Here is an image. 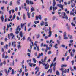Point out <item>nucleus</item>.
Wrapping results in <instances>:
<instances>
[{
    "instance_id": "1",
    "label": "nucleus",
    "mask_w": 76,
    "mask_h": 76,
    "mask_svg": "<svg viewBox=\"0 0 76 76\" xmlns=\"http://www.w3.org/2000/svg\"><path fill=\"white\" fill-rule=\"evenodd\" d=\"M61 16L62 19H64V18H65L67 20H68V17H67V15L66 16V13H65V12H64L62 13Z\"/></svg>"
},
{
    "instance_id": "2",
    "label": "nucleus",
    "mask_w": 76,
    "mask_h": 76,
    "mask_svg": "<svg viewBox=\"0 0 76 76\" xmlns=\"http://www.w3.org/2000/svg\"><path fill=\"white\" fill-rule=\"evenodd\" d=\"M49 30L48 34L49 35H48V37H51V35H52V32L51 31V27H50L49 28Z\"/></svg>"
},
{
    "instance_id": "3",
    "label": "nucleus",
    "mask_w": 76,
    "mask_h": 76,
    "mask_svg": "<svg viewBox=\"0 0 76 76\" xmlns=\"http://www.w3.org/2000/svg\"><path fill=\"white\" fill-rule=\"evenodd\" d=\"M26 3L28 5L29 4H31L32 5L34 4V2L32 1H29V0H26Z\"/></svg>"
},
{
    "instance_id": "4",
    "label": "nucleus",
    "mask_w": 76,
    "mask_h": 76,
    "mask_svg": "<svg viewBox=\"0 0 76 76\" xmlns=\"http://www.w3.org/2000/svg\"><path fill=\"white\" fill-rule=\"evenodd\" d=\"M38 19H40V20H41V19H42V18H41V15H39V16H36V19H35L36 20H38Z\"/></svg>"
},
{
    "instance_id": "5",
    "label": "nucleus",
    "mask_w": 76,
    "mask_h": 76,
    "mask_svg": "<svg viewBox=\"0 0 76 76\" xmlns=\"http://www.w3.org/2000/svg\"><path fill=\"white\" fill-rule=\"evenodd\" d=\"M56 1L55 0H53V11H54L55 9H54V7H55V6H56Z\"/></svg>"
},
{
    "instance_id": "6",
    "label": "nucleus",
    "mask_w": 76,
    "mask_h": 76,
    "mask_svg": "<svg viewBox=\"0 0 76 76\" xmlns=\"http://www.w3.org/2000/svg\"><path fill=\"white\" fill-rule=\"evenodd\" d=\"M64 69L62 68H61L60 69V70H61V71H62V75H63L64 73H66L67 72V70H66V69H65L64 71Z\"/></svg>"
},
{
    "instance_id": "7",
    "label": "nucleus",
    "mask_w": 76,
    "mask_h": 76,
    "mask_svg": "<svg viewBox=\"0 0 76 76\" xmlns=\"http://www.w3.org/2000/svg\"><path fill=\"white\" fill-rule=\"evenodd\" d=\"M64 39H67L69 38L68 37H66V32H64L63 35Z\"/></svg>"
},
{
    "instance_id": "8",
    "label": "nucleus",
    "mask_w": 76,
    "mask_h": 76,
    "mask_svg": "<svg viewBox=\"0 0 76 76\" xmlns=\"http://www.w3.org/2000/svg\"><path fill=\"white\" fill-rule=\"evenodd\" d=\"M4 49L3 48H1V51L3 52L2 54V58H4L5 56V52H4Z\"/></svg>"
},
{
    "instance_id": "9",
    "label": "nucleus",
    "mask_w": 76,
    "mask_h": 76,
    "mask_svg": "<svg viewBox=\"0 0 76 76\" xmlns=\"http://www.w3.org/2000/svg\"><path fill=\"white\" fill-rule=\"evenodd\" d=\"M35 70H36V72H35V74H37L39 72V68H38V66L36 67L35 68Z\"/></svg>"
},
{
    "instance_id": "10",
    "label": "nucleus",
    "mask_w": 76,
    "mask_h": 76,
    "mask_svg": "<svg viewBox=\"0 0 76 76\" xmlns=\"http://www.w3.org/2000/svg\"><path fill=\"white\" fill-rule=\"evenodd\" d=\"M4 71L5 72V73L7 74V75H8V73H10V70H8V71L6 69H4Z\"/></svg>"
},
{
    "instance_id": "11",
    "label": "nucleus",
    "mask_w": 76,
    "mask_h": 76,
    "mask_svg": "<svg viewBox=\"0 0 76 76\" xmlns=\"http://www.w3.org/2000/svg\"><path fill=\"white\" fill-rule=\"evenodd\" d=\"M57 6H58L60 8H61V9H62V10H63V6L62 5H61V4H58L57 5Z\"/></svg>"
},
{
    "instance_id": "12",
    "label": "nucleus",
    "mask_w": 76,
    "mask_h": 76,
    "mask_svg": "<svg viewBox=\"0 0 76 76\" xmlns=\"http://www.w3.org/2000/svg\"><path fill=\"white\" fill-rule=\"evenodd\" d=\"M52 71L53 69H49L48 70L47 73H49V72H50V73H52Z\"/></svg>"
},
{
    "instance_id": "13",
    "label": "nucleus",
    "mask_w": 76,
    "mask_h": 76,
    "mask_svg": "<svg viewBox=\"0 0 76 76\" xmlns=\"http://www.w3.org/2000/svg\"><path fill=\"white\" fill-rule=\"evenodd\" d=\"M29 9H28L27 14V15L28 17V18L29 19L31 18V17H30V14H29Z\"/></svg>"
},
{
    "instance_id": "14",
    "label": "nucleus",
    "mask_w": 76,
    "mask_h": 76,
    "mask_svg": "<svg viewBox=\"0 0 76 76\" xmlns=\"http://www.w3.org/2000/svg\"><path fill=\"white\" fill-rule=\"evenodd\" d=\"M41 56H43V53H41V54L39 53V55L37 56V58H40V57H41Z\"/></svg>"
},
{
    "instance_id": "15",
    "label": "nucleus",
    "mask_w": 76,
    "mask_h": 76,
    "mask_svg": "<svg viewBox=\"0 0 76 76\" xmlns=\"http://www.w3.org/2000/svg\"><path fill=\"white\" fill-rule=\"evenodd\" d=\"M20 26H18L16 29V31L15 32V33L16 34H19V31H18V29L19 28V27Z\"/></svg>"
},
{
    "instance_id": "16",
    "label": "nucleus",
    "mask_w": 76,
    "mask_h": 76,
    "mask_svg": "<svg viewBox=\"0 0 76 76\" xmlns=\"http://www.w3.org/2000/svg\"><path fill=\"white\" fill-rule=\"evenodd\" d=\"M10 36H12L11 38L12 40L13 39V38L15 37V35H13V34L12 33H10Z\"/></svg>"
},
{
    "instance_id": "17",
    "label": "nucleus",
    "mask_w": 76,
    "mask_h": 76,
    "mask_svg": "<svg viewBox=\"0 0 76 76\" xmlns=\"http://www.w3.org/2000/svg\"><path fill=\"white\" fill-rule=\"evenodd\" d=\"M1 19L2 20V21L3 22V21H4V16H3V15H2V16L1 18Z\"/></svg>"
},
{
    "instance_id": "18",
    "label": "nucleus",
    "mask_w": 76,
    "mask_h": 76,
    "mask_svg": "<svg viewBox=\"0 0 76 76\" xmlns=\"http://www.w3.org/2000/svg\"><path fill=\"white\" fill-rule=\"evenodd\" d=\"M19 35H20V36L21 38L22 37H23V33H22V31H21L20 34H19Z\"/></svg>"
},
{
    "instance_id": "19",
    "label": "nucleus",
    "mask_w": 76,
    "mask_h": 76,
    "mask_svg": "<svg viewBox=\"0 0 76 76\" xmlns=\"http://www.w3.org/2000/svg\"><path fill=\"white\" fill-rule=\"evenodd\" d=\"M39 21H34V23H35V24H37V23H39Z\"/></svg>"
},
{
    "instance_id": "20",
    "label": "nucleus",
    "mask_w": 76,
    "mask_h": 76,
    "mask_svg": "<svg viewBox=\"0 0 76 76\" xmlns=\"http://www.w3.org/2000/svg\"><path fill=\"white\" fill-rule=\"evenodd\" d=\"M70 56L71 57H74V54H72V52H71Z\"/></svg>"
},
{
    "instance_id": "21",
    "label": "nucleus",
    "mask_w": 76,
    "mask_h": 76,
    "mask_svg": "<svg viewBox=\"0 0 76 76\" xmlns=\"http://www.w3.org/2000/svg\"><path fill=\"white\" fill-rule=\"evenodd\" d=\"M29 40L30 42H31V41H32V40H31V38H30V37H28V38L27 41H29Z\"/></svg>"
},
{
    "instance_id": "22",
    "label": "nucleus",
    "mask_w": 76,
    "mask_h": 76,
    "mask_svg": "<svg viewBox=\"0 0 76 76\" xmlns=\"http://www.w3.org/2000/svg\"><path fill=\"white\" fill-rule=\"evenodd\" d=\"M20 0H18L17 1V4L18 5H20Z\"/></svg>"
},
{
    "instance_id": "23",
    "label": "nucleus",
    "mask_w": 76,
    "mask_h": 76,
    "mask_svg": "<svg viewBox=\"0 0 76 76\" xmlns=\"http://www.w3.org/2000/svg\"><path fill=\"white\" fill-rule=\"evenodd\" d=\"M24 25H25V23H24L23 24L22 23H21V28H23V27L24 26Z\"/></svg>"
},
{
    "instance_id": "24",
    "label": "nucleus",
    "mask_w": 76,
    "mask_h": 76,
    "mask_svg": "<svg viewBox=\"0 0 76 76\" xmlns=\"http://www.w3.org/2000/svg\"><path fill=\"white\" fill-rule=\"evenodd\" d=\"M57 44H56V45L54 46V47L56 49H57V48H58V47H57Z\"/></svg>"
},
{
    "instance_id": "25",
    "label": "nucleus",
    "mask_w": 76,
    "mask_h": 76,
    "mask_svg": "<svg viewBox=\"0 0 76 76\" xmlns=\"http://www.w3.org/2000/svg\"><path fill=\"white\" fill-rule=\"evenodd\" d=\"M33 60L34 62L35 63L37 62V60H36V59L35 58H33Z\"/></svg>"
},
{
    "instance_id": "26",
    "label": "nucleus",
    "mask_w": 76,
    "mask_h": 76,
    "mask_svg": "<svg viewBox=\"0 0 76 76\" xmlns=\"http://www.w3.org/2000/svg\"><path fill=\"white\" fill-rule=\"evenodd\" d=\"M49 65H48L47 66H45V69H46V70H48V68H49Z\"/></svg>"
},
{
    "instance_id": "27",
    "label": "nucleus",
    "mask_w": 76,
    "mask_h": 76,
    "mask_svg": "<svg viewBox=\"0 0 76 76\" xmlns=\"http://www.w3.org/2000/svg\"><path fill=\"white\" fill-rule=\"evenodd\" d=\"M44 22L43 21H42V22L40 23V25L41 26H43L44 25Z\"/></svg>"
},
{
    "instance_id": "28",
    "label": "nucleus",
    "mask_w": 76,
    "mask_h": 76,
    "mask_svg": "<svg viewBox=\"0 0 76 76\" xmlns=\"http://www.w3.org/2000/svg\"><path fill=\"white\" fill-rule=\"evenodd\" d=\"M68 37H69L70 39H71L72 38V36L71 35H70L69 34L68 35Z\"/></svg>"
},
{
    "instance_id": "29",
    "label": "nucleus",
    "mask_w": 76,
    "mask_h": 76,
    "mask_svg": "<svg viewBox=\"0 0 76 76\" xmlns=\"http://www.w3.org/2000/svg\"><path fill=\"white\" fill-rule=\"evenodd\" d=\"M23 20H25L26 19V17H25V14H23Z\"/></svg>"
},
{
    "instance_id": "30",
    "label": "nucleus",
    "mask_w": 76,
    "mask_h": 76,
    "mask_svg": "<svg viewBox=\"0 0 76 76\" xmlns=\"http://www.w3.org/2000/svg\"><path fill=\"white\" fill-rule=\"evenodd\" d=\"M35 10V8L34 7H32L31 8V12H33V11H34Z\"/></svg>"
},
{
    "instance_id": "31",
    "label": "nucleus",
    "mask_w": 76,
    "mask_h": 76,
    "mask_svg": "<svg viewBox=\"0 0 76 76\" xmlns=\"http://www.w3.org/2000/svg\"><path fill=\"white\" fill-rule=\"evenodd\" d=\"M67 67V65H62L61 66V67L62 68V67Z\"/></svg>"
},
{
    "instance_id": "32",
    "label": "nucleus",
    "mask_w": 76,
    "mask_h": 76,
    "mask_svg": "<svg viewBox=\"0 0 76 76\" xmlns=\"http://www.w3.org/2000/svg\"><path fill=\"white\" fill-rule=\"evenodd\" d=\"M35 15V12H33L31 14L32 15V18H34V15Z\"/></svg>"
},
{
    "instance_id": "33",
    "label": "nucleus",
    "mask_w": 76,
    "mask_h": 76,
    "mask_svg": "<svg viewBox=\"0 0 76 76\" xmlns=\"http://www.w3.org/2000/svg\"><path fill=\"white\" fill-rule=\"evenodd\" d=\"M71 25H72V26H76V25L75 24H73V22H72L71 24Z\"/></svg>"
},
{
    "instance_id": "34",
    "label": "nucleus",
    "mask_w": 76,
    "mask_h": 76,
    "mask_svg": "<svg viewBox=\"0 0 76 76\" xmlns=\"http://www.w3.org/2000/svg\"><path fill=\"white\" fill-rule=\"evenodd\" d=\"M8 47V45L7 44H6V46H4V48H6L7 49V47Z\"/></svg>"
},
{
    "instance_id": "35",
    "label": "nucleus",
    "mask_w": 76,
    "mask_h": 76,
    "mask_svg": "<svg viewBox=\"0 0 76 76\" xmlns=\"http://www.w3.org/2000/svg\"><path fill=\"white\" fill-rule=\"evenodd\" d=\"M47 23H48L47 22H46L45 23V26H48V24H47Z\"/></svg>"
},
{
    "instance_id": "36",
    "label": "nucleus",
    "mask_w": 76,
    "mask_h": 76,
    "mask_svg": "<svg viewBox=\"0 0 76 76\" xmlns=\"http://www.w3.org/2000/svg\"><path fill=\"white\" fill-rule=\"evenodd\" d=\"M70 15H72L73 16H75V14H74V12H71L70 13Z\"/></svg>"
},
{
    "instance_id": "37",
    "label": "nucleus",
    "mask_w": 76,
    "mask_h": 76,
    "mask_svg": "<svg viewBox=\"0 0 76 76\" xmlns=\"http://www.w3.org/2000/svg\"><path fill=\"white\" fill-rule=\"evenodd\" d=\"M56 74L57 75H60V73H59V72H58V71H56Z\"/></svg>"
},
{
    "instance_id": "38",
    "label": "nucleus",
    "mask_w": 76,
    "mask_h": 76,
    "mask_svg": "<svg viewBox=\"0 0 76 76\" xmlns=\"http://www.w3.org/2000/svg\"><path fill=\"white\" fill-rule=\"evenodd\" d=\"M12 75H14V74L15 73V72H14V70L12 69Z\"/></svg>"
},
{
    "instance_id": "39",
    "label": "nucleus",
    "mask_w": 76,
    "mask_h": 76,
    "mask_svg": "<svg viewBox=\"0 0 76 76\" xmlns=\"http://www.w3.org/2000/svg\"><path fill=\"white\" fill-rule=\"evenodd\" d=\"M14 63H15V60H13V62L12 63V66H14Z\"/></svg>"
},
{
    "instance_id": "40",
    "label": "nucleus",
    "mask_w": 76,
    "mask_h": 76,
    "mask_svg": "<svg viewBox=\"0 0 76 76\" xmlns=\"http://www.w3.org/2000/svg\"><path fill=\"white\" fill-rule=\"evenodd\" d=\"M30 49H32V44H30Z\"/></svg>"
},
{
    "instance_id": "41",
    "label": "nucleus",
    "mask_w": 76,
    "mask_h": 76,
    "mask_svg": "<svg viewBox=\"0 0 76 76\" xmlns=\"http://www.w3.org/2000/svg\"><path fill=\"white\" fill-rule=\"evenodd\" d=\"M56 63L55 62V63L53 64V67H56Z\"/></svg>"
},
{
    "instance_id": "42",
    "label": "nucleus",
    "mask_w": 76,
    "mask_h": 76,
    "mask_svg": "<svg viewBox=\"0 0 76 76\" xmlns=\"http://www.w3.org/2000/svg\"><path fill=\"white\" fill-rule=\"evenodd\" d=\"M68 53V52H67V51H66V53L64 55L65 57H66V56H67V54Z\"/></svg>"
},
{
    "instance_id": "43",
    "label": "nucleus",
    "mask_w": 76,
    "mask_h": 76,
    "mask_svg": "<svg viewBox=\"0 0 76 76\" xmlns=\"http://www.w3.org/2000/svg\"><path fill=\"white\" fill-rule=\"evenodd\" d=\"M53 70L54 72H55L56 71V67H53Z\"/></svg>"
},
{
    "instance_id": "44",
    "label": "nucleus",
    "mask_w": 76,
    "mask_h": 76,
    "mask_svg": "<svg viewBox=\"0 0 76 76\" xmlns=\"http://www.w3.org/2000/svg\"><path fill=\"white\" fill-rule=\"evenodd\" d=\"M69 58H70V56H67L66 58V60H69Z\"/></svg>"
},
{
    "instance_id": "45",
    "label": "nucleus",
    "mask_w": 76,
    "mask_h": 76,
    "mask_svg": "<svg viewBox=\"0 0 76 76\" xmlns=\"http://www.w3.org/2000/svg\"><path fill=\"white\" fill-rule=\"evenodd\" d=\"M39 37H40V35H39V34H38V35H37V38H39Z\"/></svg>"
},
{
    "instance_id": "46",
    "label": "nucleus",
    "mask_w": 76,
    "mask_h": 76,
    "mask_svg": "<svg viewBox=\"0 0 76 76\" xmlns=\"http://www.w3.org/2000/svg\"><path fill=\"white\" fill-rule=\"evenodd\" d=\"M44 47L46 46V48H48V45H47L44 44L43 45Z\"/></svg>"
},
{
    "instance_id": "47",
    "label": "nucleus",
    "mask_w": 76,
    "mask_h": 76,
    "mask_svg": "<svg viewBox=\"0 0 76 76\" xmlns=\"http://www.w3.org/2000/svg\"><path fill=\"white\" fill-rule=\"evenodd\" d=\"M17 47H18V49H19L20 48V47H21V46H20V45H18L17 46Z\"/></svg>"
},
{
    "instance_id": "48",
    "label": "nucleus",
    "mask_w": 76,
    "mask_h": 76,
    "mask_svg": "<svg viewBox=\"0 0 76 76\" xmlns=\"http://www.w3.org/2000/svg\"><path fill=\"white\" fill-rule=\"evenodd\" d=\"M61 47H62V48H65V47H66V46H65V45H61Z\"/></svg>"
},
{
    "instance_id": "49",
    "label": "nucleus",
    "mask_w": 76,
    "mask_h": 76,
    "mask_svg": "<svg viewBox=\"0 0 76 76\" xmlns=\"http://www.w3.org/2000/svg\"><path fill=\"white\" fill-rule=\"evenodd\" d=\"M22 39H23V41H24V40L25 39V36H24V37H23V39H21V40H22Z\"/></svg>"
},
{
    "instance_id": "50",
    "label": "nucleus",
    "mask_w": 76,
    "mask_h": 76,
    "mask_svg": "<svg viewBox=\"0 0 76 76\" xmlns=\"http://www.w3.org/2000/svg\"><path fill=\"white\" fill-rule=\"evenodd\" d=\"M37 51H39V46H37Z\"/></svg>"
},
{
    "instance_id": "51",
    "label": "nucleus",
    "mask_w": 76,
    "mask_h": 76,
    "mask_svg": "<svg viewBox=\"0 0 76 76\" xmlns=\"http://www.w3.org/2000/svg\"><path fill=\"white\" fill-rule=\"evenodd\" d=\"M71 63H72V66H73V64H74V60H72V61H71Z\"/></svg>"
},
{
    "instance_id": "52",
    "label": "nucleus",
    "mask_w": 76,
    "mask_h": 76,
    "mask_svg": "<svg viewBox=\"0 0 76 76\" xmlns=\"http://www.w3.org/2000/svg\"><path fill=\"white\" fill-rule=\"evenodd\" d=\"M18 8L16 7L15 9V12H17V11H18Z\"/></svg>"
},
{
    "instance_id": "53",
    "label": "nucleus",
    "mask_w": 76,
    "mask_h": 76,
    "mask_svg": "<svg viewBox=\"0 0 76 76\" xmlns=\"http://www.w3.org/2000/svg\"><path fill=\"white\" fill-rule=\"evenodd\" d=\"M22 72V68H21L20 71H19V73H20Z\"/></svg>"
},
{
    "instance_id": "54",
    "label": "nucleus",
    "mask_w": 76,
    "mask_h": 76,
    "mask_svg": "<svg viewBox=\"0 0 76 76\" xmlns=\"http://www.w3.org/2000/svg\"><path fill=\"white\" fill-rule=\"evenodd\" d=\"M47 50H48V48H46L45 50V53H47Z\"/></svg>"
},
{
    "instance_id": "55",
    "label": "nucleus",
    "mask_w": 76,
    "mask_h": 76,
    "mask_svg": "<svg viewBox=\"0 0 76 76\" xmlns=\"http://www.w3.org/2000/svg\"><path fill=\"white\" fill-rule=\"evenodd\" d=\"M69 71H70V69H69V68H68L67 69V72L68 73H69Z\"/></svg>"
},
{
    "instance_id": "56",
    "label": "nucleus",
    "mask_w": 76,
    "mask_h": 76,
    "mask_svg": "<svg viewBox=\"0 0 76 76\" xmlns=\"http://www.w3.org/2000/svg\"><path fill=\"white\" fill-rule=\"evenodd\" d=\"M4 40L5 41H6V42H7V38H5L4 39Z\"/></svg>"
},
{
    "instance_id": "57",
    "label": "nucleus",
    "mask_w": 76,
    "mask_h": 76,
    "mask_svg": "<svg viewBox=\"0 0 76 76\" xmlns=\"http://www.w3.org/2000/svg\"><path fill=\"white\" fill-rule=\"evenodd\" d=\"M10 6H12V1H11L10 2Z\"/></svg>"
},
{
    "instance_id": "58",
    "label": "nucleus",
    "mask_w": 76,
    "mask_h": 76,
    "mask_svg": "<svg viewBox=\"0 0 76 76\" xmlns=\"http://www.w3.org/2000/svg\"><path fill=\"white\" fill-rule=\"evenodd\" d=\"M15 18H16V15H14L13 16V19H15Z\"/></svg>"
},
{
    "instance_id": "59",
    "label": "nucleus",
    "mask_w": 76,
    "mask_h": 76,
    "mask_svg": "<svg viewBox=\"0 0 76 76\" xmlns=\"http://www.w3.org/2000/svg\"><path fill=\"white\" fill-rule=\"evenodd\" d=\"M3 63L4 65H5L6 64V62L5 61H4L3 62Z\"/></svg>"
},
{
    "instance_id": "60",
    "label": "nucleus",
    "mask_w": 76,
    "mask_h": 76,
    "mask_svg": "<svg viewBox=\"0 0 76 76\" xmlns=\"http://www.w3.org/2000/svg\"><path fill=\"white\" fill-rule=\"evenodd\" d=\"M57 43L59 44H60V41L57 40Z\"/></svg>"
},
{
    "instance_id": "61",
    "label": "nucleus",
    "mask_w": 76,
    "mask_h": 76,
    "mask_svg": "<svg viewBox=\"0 0 76 76\" xmlns=\"http://www.w3.org/2000/svg\"><path fill=\"white\" fill-rule=\"evenodd\" d=\"M40 74H41V72H39L37 74V76H39L40 75Z\"/></svg>"
},
{
    "instance_id": "62",
    "label": "nucleus",
    "mask_w": 76,
    "mask_h": 76,
    "mask_svg": "<svg viewBox=\"0 0 76 76\" xmlns=\"http://www.w3.org/2000/svg\"><path fill=\"white\" fill-rule=\"evenodd\" d=\"M27 55H28V56H29V57H30V56L31 54H30V53H28Z\"/></svg>"
},
{
    "instance_id": "63",
    "label": "nucleus",
    "mask_w": 76,
    "mask_h": 76,
    "mask_svg": "<svg viewBox=\"0 0 76 76\" xmlns=\"http://www.w3.org/2000/svg\"><path fill=\"white\" fill-rule=\"evenodd\" d=\"M44 75H45V74H44V73H42V75H41L40 76H44Z\"/></svg>"
},
{
    "instance_id": "64",
    "label": "nucleus",
    "mask_w": 76,
    "mask_h": 76,
    "mask_svg": "<svg viewBox=\"0 0 76 76\" xmlns=\"http://www.w3.org/2000/svg\"><path fill=\"white\" fill-rule=\"evenodd\" d=\"M54 9H55V10H57V7H54Z\"/></svg>"
}]
</instances>
